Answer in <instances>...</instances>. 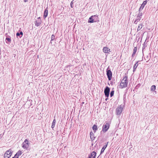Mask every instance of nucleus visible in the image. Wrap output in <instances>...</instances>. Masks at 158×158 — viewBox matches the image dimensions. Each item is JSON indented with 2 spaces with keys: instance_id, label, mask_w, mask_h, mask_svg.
<instances>
[{
  "instance_id": "22",
  "label": "nucleus",
  "mask_w": 158,
  "mask_h": 158,
  "mask_svg": "<svg viewBox=\"0 0 158 158\" xmlns=\"http://www.w3.org/2000/svg\"><path fill=\"white\" fill-rule=\"evenodd\" d=\"M22 153L23 152L19 150L15 155L19 157V156H20Z\"/></svg>"
},
{
  "instance_id": "3",
  "label": "nucleus",
  "mask_w": 158,
  "mask_h": 158,
  "mask_svg": "<svg viewBox=\"0 0 158 158\" xmlns=\"http://www.w3.org/2000/svg\"><path fill=\"white\" fill-rule=\"evenodd\" d=\"M106 75L109 80L110 81L112 78V73L110 68L109 66H108L106 70Z\"/></svg>"
},
{
  "instance_id": "14",
  "label": "nucleus",
  "mask_w": 158,
  "mask_h": 158,
  "mask_svg": "<svg viewBox=\"0 0 158 158\" xmlns=\"http://www.w3.org/2000/svg\"><path fill=\"white\" fill-rule=\"evenodd\" d=\"M90 137L91 140L92 141L94 140L95 138L94 135L92 131L90 133Z\"/></svg>"
},
{
  "instance_id": "36",
  "label": "nucleus",
  "mask_w": 158,
  "mask_h": 158,
  "mask_svg": "<svg viewBox=\"0 0 158 158\" xmlns=\"http://www.w3.org/2000/svg\"><path fill=\"white\" fill-rule=\"evenodd\" d=\"M23 1L24 2H26L28 1V0H23Z\"/></svg>"
},
{
  "instance_id": "34",
  "label": "nucleus",
  "mask_w": 158,
  "mask_h": 158,
  "mask_svg": "<svg viewBox=\"0 0 158 158\" xmlns=\"http://www.w3.org/2000/svg\"><path fill=\"white\" fill-rule=\"evenodd\" d=\"M12 158H18V157L17 156L15 155V156L14 157H13Z\"/></svg>"
},
{
  "instance_id": "18",
  "label": "nucleus",
  "mask_w": 158,
  "mask_h": 158,
  "mask_svg": "<svg viewBox=\"0 0 158 158\" xmlns=\"http://www.w3.org/2000/svg\"><path fill=\"white\" fill-rule=\"evenodd\" d=\"M98 129L97 126V125L95 124L93 125L92 127V129L94 133L96 132V131Z\"/></svg>"
},
{
  "instance_id": "42",
  "label": "nucleus",
  "mask_w": 158,
  "mask_h": 158,
  "mask_svg": "<svg viewBox=\"0 0 158 158\" xmlns=\"http://www.w3.org/2000/svg\"><path fill=\"white\" fill-rule=\"evenodd\" d=\"M99 156H98L97 158H99Z\"/></svg>"
},
{
  "instance_id": "27",
  "label": "nucleus",
  "mask_w": 158,
  "mask_h": 158,
  "mask_svg": "<svg viewBox=\"0 0 158 158\" xmlns=\"http://www.w3.org/2000/svg\"><path fill=\"white\" fill-rule=\"evenodd\" d=\"M141 19H139V18L136 19L135 20L134 22V23L137 24L138 22Z\"/></svg>"
},
{
  "instance_id": "6",
  "label": "nucleus",
  "mask_w": 158,
  "mask_h": 158,
  "mask_svg": "<svg viewBox=\"0 0 158 158\" xmlns=\"http://www.w3.org/2000/svg\"><path fill=\"white\" fill-rule=\"evenodd\" d=\"M12 152H13L11 149L7 150L4 154V157L5 158H9L12 155Z\"/></svg>"
},
{
  "instance_id": "12",
  "label": "nucleus",
  "mask_w": 158,
  "mask_h": 158,
  "mask_svg": "<svg viewBox=\"0 0 158 158\" xmlns=\"http://www.w3.org/2000/svg\"><path fill=\"white\" fill-rule=\"evenodd\" d=\"M108 142H107L106 144L103 146V148H102L101 150V151L100 154H102L103 153L105 149L106 148L107 146V145L108 144Z\"/></svg>"
},
{
  "instance_id": "37",
  "label": "nucleus",
  "mask_w": 158,
  "mask_h": 158,
  "mask_svg": "<svg viewBox=\"0 0 158 158\" xmlns=\"http://www.w3.org/2000/svg\"><path fill=\"white\" fill-rule=\"evenodd\" d=\"M37 19H39L38 20H40V19H41L40 17H39Z\"/></svg>"
},
{
  "instance_id": "17",
  "label": "nucleus",
  "mask_w": 158,
  "mask_h": 158,
  "mask_svg": "<svg viewBox=\"0 0 158 158\" xmlns=\"http://www.w3.org/2000/svg\"><path fill=\"white\" fill-rule=\"evenodd\" d=\"M137 47H135L133 49V52L132 55L131 57H133L134 56L135 53L137 52Z\"/></svg>"
},
{
  "instance_id": "23",
  "label": "nucleus",
  "mask_w": 158,
  "mask_h": 158,
  "mask_svg": "<svg viewBox=\"0 0 158 158\" xmlns=\"http://www.w3.org/2000/svg\"><path fill=\"white\" fill-rule=\"evenodd\" d=\"M114 88H113L112 89V90H111V91L110 93V96L111 97H112V96H114Z\"/></svg>"
},
{
  "instance_id": "19",
  "label": "nucleus",
  "mask_w": 158,
  "mask_h": 158,
  "mask_svg": "<svg viewBox=\"0 0 158 158\" xmlns=\"http://www.w3.org/2000/svg\"><path fill=\"white\" fill-rule=\"evenodd\" d=\"M94 17V22H96L99 21L98 20V17L97 15H93Z\"/></svg>"
},
{
  "instance_id": "21",
  "label": "nucleus",
  "mask_w": 158,
  "mask_h": 158,
  "mask_svg": "<svg viewBox=\"0 0 158 158\" xmlns=\"http://www.w3.org/2000/svg\"><path fill=\"white\" fill-rule=\"evenodd\" d=\"M139 13L138 16H137V18H139V19H141L142 18V16L143 15V13L141 12V11H139Z\"/></svg>"
},
{
  "instance_id": "20",
  "label": "nucleus",
  "mask_w": 158,
  "mask_h": 158,
  "mask_svg": "<svg viewBox=\"0 0 158 158\" xmlns=\"http://www.w3.org/2000/svg\"><path fill=\"white\" fill-rule=\"evenodd\" d=\"M139 61L136 62V63L133 66V72H134L135 71V69L138 66V64H137L139 62Z\"/></svg>"
},
{
  "instance_id": "5",
  "label": "nucleus",
  "mask_w": 158,
  "mask_h": 158,
  "mask_svg": "<svg viewBox=\"0 0 158 158\" xmlns=\"http://www.w3.org/2000/svg\"><path fill=\"white\" fill-rule=\"evenodd\" d=\"M29 144L28 140L26 139L22 144V147L24 149L27 150L29 147Z\"/></svg>"
},
{
  "instance_id": "11",
  "label": "nucleus",
  "mask_w": 158,
  "mask_h": 158,
  "mask_svg": "<svg viewBox=\"0 0 158 158\" xmlns=\"http://www.w3.org/2000/svg\"><path fill=\"white\" fill-rule=\"evenodd\" d=\"M103 51L106 53H108L110 52V49L107 47H104L103 48Z\"/></svg>"
},
{
  "instance_id": "39",
  "label": "nucleus",
  "mask_w": 158,
  "mask_h": 158,
  "mask_svg": "<svg viewBox=\"0 0 158 158\" xmlns=\"http://www.w3.org/2000/svg\"><path fill=\"white\" fill-rule=\"evenodd\" d=\"M108 99V98H106L105 100L106 101H107Z\"/></svg>"
},
{
  "instance_id": "8",
  "label": "nucleus",
  "mask_w": 158,
  "mask_h": 158,
  "mask_svg": "<svg viewBox=\"0 0 158 158\" xmlns=\"http://www.w3.org/2000/svg\"><path fill=\"white\" fill-rule=\"evenodd\" d=\"M97 153L95 151H93L89 155L88 158H95Z\"/></svg>"
},
{
  "instance_id": "33",
  "label": "nucleus",
  "mask_w": 158,
  "mask_h": 158,
  "mask_svg": "<svg viewBox=\"0 0 158 158\" xmlns=\"http://www.w3.org/2000/svg\"><path fill=\"white\" fill-rule=\"evenodd\" d=\"M125 100H126V98H125V97H124L123 98V101H124V103H125ZM124 104H125V103H124Z\"/></svg>"
},
{
  "instance_id": "41",
  "label": "nucleus",
  "mask_w": 158,
  "mask_h": 158,
  "mask_svg": "<svg viewBox=\"0 0 158 158\" xmlns=\"http://www.w3.org/2000/svg\"><path fill=\"white\" fill-rule=\"evenodd\" d=\"M114 81H115V79H114V80H113Z\"/></svg>"
},
{
  "instance_id": "13",
  "label": "nucleus",
  "mask_w": 158,
  "mask_h": 158,
  "mask_svg": "<svg viewBox=\"0 0 158 158\" xmlns=\"http://www.w3.org/2000/svg\"><path fill=\"white\" fill-rule=\"evenodd\" d=\"M42 21L41 19H40V20H38V21H35L34 23H35V25L36 27H38L40 26Z\"/></svg>"
},
{
  "instance_id": "26",
  "label": "nucleus",
  "mask_w": 158,
  "mask_h": 158,
  "mask_svg": "<svg viewBox=\"0 0 158 158\" xmlns=\"http://www.w3.org/2000/svg\"><path fill=\"white\" fill-rule=\"evenodd\" d=\"M156 86L155 85H152L151 88V91H154L156 89Z\"/></svg>"
},
{
  "instance_id": "1",
  "label": "nucleus",
  "mask_w": 158,
  "mask_h": 158,
  "mask_svg": "<svg viewBox=\"0 0 158 158\" xmlns=\"http://www.w3.org/2000/svg\"><path fill=\"white\" fill-rule=\"evenodd\" d=\"M128 77L127 76L125 75L121 81L120 84V87L123 89L127 86L128 83V81L127 80Z\"/></svg>"
},
{
  "instance_id": "32",
  "label": "nucleus",
  "mask_w": 158,
  "mask_h": 158,
  "mask_svg": "<svg viewBox=\"0 0 158 158\" xmlns=\"http://www.w3.org/2000/svg\"><path fill=\"white\" fill-rule=\"evenodd\" d=\"M115 82H113V81H110V84L111 85H114V84Z\"/></svg>"
},
{
  "instance_id": "29",
  "label": "nucleus",
  "mask_w": 158,
  "mask_h": 158,
  "mask_svg": "<svg viewBox=\"0 0 158 158\" xmlns=\"http://www.w3.org/2000/svg\"><path fill=\"white\" fill-rule=\"evenodd\" d=\"M51 39V41L55 39V36L54 35V34H52V35Z\"/></svg>"
},
{
  "instance_id": "30",
  "label": "nucleus",
  "mask_w": 158,
  "mask_h": 158,
  "mask_svg": "<svg viewBox=\"0 0 158 158\" xmlns=\"http://www.w3.org/2000/svg\"><path fill=\"white\" fill-rule=\"evenodd\" d=\"M73 0L70 3V6L71 8H73Z\"/></svg>"
},
{
  "instance_id": "35",
  "label": "nucleus",
  "mask_w": 158,
  "mask_h": 158,
  "mask_svg": "<svg viewBox=\"0 0 158 158\" xmlns=\"http://www.w3.org/2000/svg\"><path fill=\"white\" fill-rule=\"evenodd\" d=\"M143 49H144L145 48V43H144L143 44Z\"/></svg>"
},
{
  "instance_id": "38",
  "label": "nucleus",
  "mask_w": 158,
  "mask_h": 158,
  "mask_svg": "<svg viewBox=\"0 0 158 158\" xmlns=\"http://www.w3.org/2000/svg\"><path fill=\"white\" fill-rule=\"evenodd\" d=\"M52 41H51H51H50V44H52Z\"/></svg>"
},
{
  "instance_id": "10",
  "label": "nucleus",
  "mask_w": 158,
  "mask_h": 158,
  "mask_svg": "<svg viewBox=\"0 0 158 158\" xmlns=\"http://www.w3.org/2000/svg\"><path fill=\"white\" fill-rule=\"evenodd\" d=\"M19 32H17L16 34L17 37L18 38V37L21 38L23 35V32L21 31H19Z\"/></svg>"
},
{
  "instance_id": "16",
  "label": "nucleus",
  "mask_w": 158,
  "mask_h": 158,
  "mask_svg": "<svg viewBox=\"0 0 158 158\" xmlns=\"http://www.w3.org/2000/svg\"><path fill=\"white\" fill-rule=\"evenodd\" d=\"M48 15V8H46L44 11V18L45 19L46 17H47Z\"/></svg>"
},
{
  "instance_id": "24",
  "label": "nucleus",
  "mask_w": 158,
  "mask_h": 158,
  "mask_svg": "<svg viewBox=\"0 0 158 158\" xmlns=\"http://www.w3.org/2000/svg\"><path fill=\"white\" fill-rule=\"evenodd\" d=\"M6 43L8 42L10 43H11V40L10 37H6Z\"/></svg>"
},
{
  "instance_id": "31",
  "label": "nucleus",
  "mask_w": 158,
  "mask_h": 158,
  "mask_svg": "<svg viewBox=\"0 0 158 158\" xmlns=\"http://www.w3.org/2000/svg\"><path fill=\"white\" fill-rule=\"evenodd\" d=\"M70 67V64L69 65H67L65 68L66 69L68 70V68Z\"/></svg>"
},
{
  "instance_id": "25",
  "label": "nucleus",
  "mask_w": 158,
  "mask_h": 158,
  "mask_svg": "<svg viewBox=\"0 0 158 158\" xmlns=\"http://www.w3.org/2000/svg\"><path fill=\"white\" fill-rule=\"evenodd\" d=\"M56 119H54L53 120V121L52 122V126H51V127L53 129L54 127H55V123H56Z\"/></svg>"
},
{
  "instance_id": "15",
  "label": "nucleus",
  "mask_w": 158,
  "mask_h": 158,
  "mask_svg": "<svg viewBox=\"0 0 158 158\" xmlns=\"http://www.w3.org/2000/svg\"><path fill=\"white\" fill-rule=\"evenodd\" d=\"M93 15L91 16L89 18L88 22V23H93L94 22Z\"/></svg>"
},
{
  "instance_id": "7",
  "label": "nucleus",
  "mask_w": 158,
  "mask_h": 158,
  "mask_svg": "<svg viewBox=\"0 0 158 158\" xmlns=\"http://www.w3.org/2000/svg\"><path fill=\"white\" fill-rule=\"evenodd\" d=\"M110 88L106 86L104 89V93L106 97L108 98L109 96Z\"/></svg>"
},
{
  "instance_id": "9",
  "label": "nucleus",
  "mask_w": 158,
  "mask_h": 158,
  "mask_svg": "<svg viewBox=\"0 0 158 158\" xmlns=\"http://www.w3.org/2000/svg\"><path fill=\"white\" fill-rule=\"evenodd\" d=\"M147 0L143 1L142 4L141 5L139 10V11H142L145 5H146L147 3Z\"/></svg>"
},
{
  "instance_id": "4",
  "label": "nucleus",
  "mask_w": 158,
  "mask_h": 158,
  "mask_svg": "<svg viewBox=\"0 0 158 158\" xmlns=\"http://www.w3.org/2000/svg\"><path fill=\"white\" fill-rule=\"evenodd\" d=\"M124 106V105H121L116 108V112L117 115H120L121 114L123 109Z\"/></svg>"
},
{
  "instance_id": "40",
  "label": "nucleus",
  "mask_w": 158,
  "mask_h": 158,
  "mask_svg": "<svg viewBox=\"0 0 158 158\" xmlns=\"http://www.w3.org/2000/svg\"><path fill=\"white\" fill-rule=\"evenodd\" d=\"M31 105H32V104H31V103H30V106H31Z\"/></svg>"
},
{
  "instance_id": "2",
  "label": "nucleus",
  "mask_w": 158,
  "mask_h": 158,
  "mask_svg": "<svg viewBox=\"0 0 158 158\" xmlns=\"http://www.w3.org/2000/svg\"><path fill=\"white\" fill-rule=\"evenodd\" d=\"M110 127V124L109 123L105 122L102 126V130L101 132V133L102 132L104 133L106 132L109 129Z\"/></svg>"
},
{
  "instance_id": "28",
  "label": "nucleus",
  "mask_w": 158,
  "mask_h": 158,
  "mask_svg": "<svg viewBox=\"0 0 158 158\" xmlns=\"http://www.w3.org/2000/svg\"><path fill=\"white\" fill-rule=\"evenodd\" d=\"M142 24H140L139 26H138V27L137 28V31H138L140 30V29L142 28Z\"/></svg>"
}]
</instances>
